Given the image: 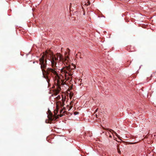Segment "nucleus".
<instances>
[{
  "label": "nucleus",
  "mask_w": 156,
  "mask_h": 156,
  "mask_svg": "<svg viewBox=\"0 0 156 156\" xmlns=\"http://www.w3.org/2000/svg\"><path fill=\"white\" fill-rule=\"evenodd\" d=\"M43 57L40 59L39 64L41 65L43 77L46 80L48 83L50 81V79L52 77L57 80V85L59 88L60 89L61 85L64 84V81L61 79L57 73V69L47 67L46 61L44 60Z\"/></svg>",
  "instance_id": "1"
},
{
  "label": "nucleus",
  "mask_w": 156,
  "mask_h": 156,
  "mask_svg": "<svg viewBox=\"0 0 156 156\" xmlns=\"http://www.w3.org/2000/svg\"><path fill=\"white\" fill-rule=\"evenodd\" d=\"M59 57V60L62 62H65L66 61H68V59H69L68 56H66V58L65 59L63 56L60 53H58L56 55H54L52 52H46L45 54H44L39 59V63L40 59L42 57H43L44 60L46 61L47 64V60H49L51 63L52 68H55L57 66L56 65L58 61V58Z\"/></svg>",
  "instance_id": "2"
},
{
  "label": "nucleus",
  "mask_w": 156,
  "mask_h": 156,
  "mask_svg": "<svg viewBox=\"0 0 156 156\" xmlns=\"http://www.w3.org/2000/svg\"><path fill=\"white\" fill-rule=\"evenodd\" d=\"M75 68V66L73 65L72 66L69 65L68 66H66L65 69H63L62 70V72H64L66 76L67 74L69 76H71L72 74L70 72V71L72 69H73Z\"/></svg>",
  "instance_id": "3"
},
{
  "label": "nucleus",
  "mask_w": 156,
  "mask_h": 156,
  "mask_svg": "<svg viewBox=\"0 0 156 156\" xmlns=\"http://www.w3.org/2000/svg\"><path fill=\"white\" fill-rule=\"evenodd\" d=\"M65 101V98H64L63 96H62V101H59L57 102L56 104V108L57 109L54 110V115L55 116L56 115H57L58 112V105H59L60 106L62 107L64 105V102Z\"/></svg>",
  "instance_id": "4"
},
{
  "label": "nucleus",
  "mask_w": 156,
  "mask_h": 156,
  "mask_svg": "<svg viewBox=\"0 0 156 156\" xmlns=\"http://www.w3.org/2000/svg\"><path fill=\"white\" fill-rule=\"evenodd\" d=\"M48 118L49 120H52L54 119V117H53V115L51 113H49V115L48 116Z\"/></svg>",
  "instance_id": "5"
},
{
  "label": "nucleus",
  "mask_w": 156,
  "mask_h": 156,
  "mask_svg": "<svg viewBox=\"0 0 156 156\" xmlns=\"http://www.w3.org/2000/svg\"><path fill=\"white\" fill-rule=\"evenodd\" d=\"M63 109H62L60 111V114L59 115L60 117H62L63 115L64 112H63Z\"/></svg>",
  "instance_id": "6"
},
{
  "label": "nucleus",
  "mask_w": 156,
  "mask_h": 156,
  "mask_svg": "<svg viewBox=\"0 0 156 156\" xmlns=\"http://www.w3.org/2000/svg\"><path fill=\"white\" fill-rule=\"evenodd\" d=\"M110 132H112V131L113 132H114V134L117 137H119V136L115 132H114L113 130H112V129H110Z\"/></svg>",
  "instance_id": "7"
},
{
  "label": "nucleus",
  "mask_w": 156,
  "mask_h": 156,
  "mask_svg": "<svg viewBox=\"0 0 156 156\" xmlns=\"http://www.w3.org/2000/svg\"><path fill=\"white\" fill-rule=\"evenodd\" d=\"M117 151H118V152L119 154H121V151H120V149H119V146H117Z\"/></svg>",
  "instance_id": "8"
},
{
  "label": "nucleus",
  "mask_w": 156,
  "mask_h": 156,
  "mask_svg": "<svg viewBox=\"0 0 156 156\" xmlns=\"http://www.w3.org/2000/svg\"><path fill=\"white\" fill-rule=\"evenodd\" d=\"M73 93H70V94H69V97L70 99H71L72 98V97L73 96Z\"/></svg>",
  "instance_id": "9"
},
{
  "label": "nucleus",
  "mask_w": 156,
  "mask_h": 156,
  "mask_svg": "<svg viewBox=\"0 0 156 156\" xmlns=\"http://www.w3.org/2000/svg\"><path fill=\"white\" fill-rule=\"evenodd\" d=\"M60 99V97L59 95L56 98V100H58Z\"/></svg>",
  "instance_id": "10"
},
{
  "label": "nucleus",
  "mask_w": 156,
  "mask_h": 156,
  "mask_svg": "<svg viewBox=\"0 0 156 156\" xmlns=\"http://www.w3.org/2000/svg\"><path fill=\"white\" fill-rule=\"evenodd\" d=\"M67 49V51L68 53V55H69L70 54V50L68 48Z\"/></svg>",
  "instance_id": "11"
},
{
  "label": "nucleus",
  "mask_w": 156,
  "mask_h": 156,
  "mask_svg": "<svg viewBox=\"0 0 156 156\" xmlns=\"http://www.w3.org/2000/svg\"><path fill=\"white\" fill-rule=\"evenodd\" d=\"M79 114V112H74V114L75 115H77Z\"/></svg>",
  "instance_id": "12"
},
{
  "label": "nucleus",
  "mask_w": 156,
  "mask_h": 156,
  "mask_svg": "<svg viewBox=\"0 0 156 156\" xmlns=\"http://www.w3.org/2000/svg\"><path fill=\"white\" fill-rule=\"evenodd\" d=\"M85 12L84 11L83 12V15H85Z\"/></svg>",
  "instance_id": "13"
},
{
  "label": "nucleus",
  "mask_w": 156,
  "mask_h": 156,
  "mask_svg": "<svg viewBox=\"0 0 156 156\" xmlns=\"http://www.w3.org/2000/svg\"><path fill=\"white\" fill-rule=\"evenodd\" d=\"M95 115H96V117L97 118H98V115H97V114H96Z\"/></svg>",
  "instance_id": "14"
},
{
  "label": "nucleus",
  "mask_w": 156,
  "mask_h": 156,
  "mask_svg": "<svg viewBox=\"0 0 156 156\" xmlns=\"http://www.w3.org/2000/svg\"><path fill=\"white\" fill-rule=\"evenodd\" d=\"M67 54V52H66V53H65V55H66Z\"/></svg>",
  "instance_id": "15"
},
{
  "label": "nucleus",
  "mask_w": 156,
  "mask_h": 156,
  "mask_svg": "<svg viewBox=\"0 0 156 156\" xmlns=\"http://www.w3.org/2000/svg\"><path fill=\"white\" fill-rule=\"evenodd\" d=\"M97 110H98V109H96L95 111V112H96L97 111Z\"/></svg>",
  "instance_id": "16"
},
{
  "label": "nucleus",
  "mask_w": 156,
  "mask_h": 156,
  "mask_svg": "<svg viewBox=\"0 0 156 156\" xmlns=\"http://www.w3.org/2000/svg\"><path fill=\"white\" fill-rule=\"evenodd\" d=\"M84 5H87V4L86 3L85 4H84Z\"/></svg>",
  "instance_id": "17"
},
{
  "label": "nucleus",
  "mask_w": 156,
  "mask_h": 156,
  "mask_svg": "<svg viewBox=\"0 0 156 156\" xmlns=\"http://www.w3.org/2000/svg\"><path fill=\"white\" fill-rule=\"evenodd\" d=\"M109 137H112V136H111V135L109 136Z\"/></svg>",
  "instance_id": "18"
}]
</instances>
